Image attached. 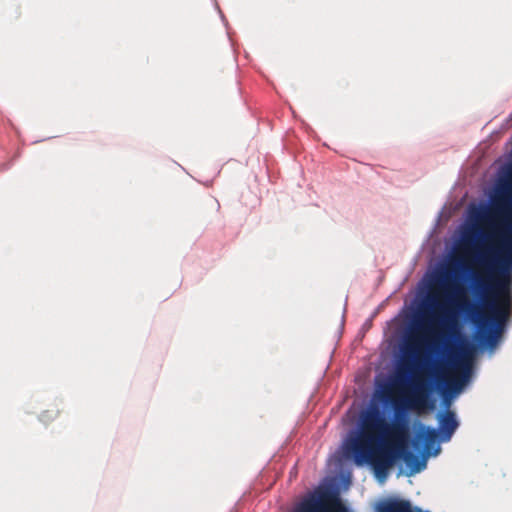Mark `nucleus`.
<instances>
[{"instance_id": "nucleus-4", "label": "nucleus", "mask_w": 512, "mask_h": 512, "mask_svg": "<svg viewBox=\"0 0 512 512\" xmlns=\"http://www.w3.org/2000/svg\"><path fill=\"white\" fill-rule=\"evenodd\" d=\"M298 512H347V509L337 497L324 493L302 502Z\"/></svg>"}, {"instance_id": "nucleus-9", "label": "nucleus", "mask_w": 512, "mask_h": 512, "mask_svg": "<svg viewBox=\"0 0 512 512\" xmlns=\"http://www.w3.org/2000/svg\"><path fill=\"white\" fill-rule=\"evenodd\" d=\"M402 368H400L399 370V374H398V377L396 378V380L394 381V385H398V384H401L402 383Z\"/></svg>"}, {"instance_id": "nucleus-3", "label": "nucleus", "mask_w": 512, "mask_h": 512, "mask_svg": "<svg viewBox=\"0 0 512 512\" xmlns=\"http://www.w3.org/2000/svg\"><path fill=\"white\" fill-rule=\"evenodd\" d=\"M471 375V362L467 351L463 348L461 354L457 355L450 363L448 376L437 374L436 380L444 384L447 391L459 393L468 383Z\"/></svg>"}, {"instance_id": "nucleus-2", "label": "nucleus", "mask_w": 512, "mask_h": 512, "mask_svg": "<svg viewBox=\"0 0 512 512\" xmlns=\"http://www.w3.org/2000/svg\"><path fill=\"white\" fill-rule=\"evenodd\" d=\"M432 384L422 377L413 381L409 395L394 398V421L389 424L376 409L362 415L361 431L349 439L346 450L357 465L370 464L379 479H385L388 470L399 457H403L411 470L418 473L426 467V459L406 450L409 436V410H422L428 406Z\"/></svg>"}, {"instance_id": "nucleus-7", "label": "nucleus", "mask_w": 512, "mask_h": 512, "mask_svg": "<svg viewBox=\"0 0 512 512\" xmlns=\"http://www.w3.org/2000/svg\"><path fill=\"white\" fill-rule=\"evenodd\" d=\"M379 512H429L419 508H412L407 500H389L379 507Z\"/></svg>"}, {"instance_id": "nucleus-8", "label": "nucleus", "mask_w": 512, "mask_h": 512, "mask_svg": "<svg viewBox=\"0 0 512 512\" xmlns=\"http://www.w3.org/2000/svg\"><path fill=\"white\" fill-rule=\"evenodd\" d=\"M59 414H60V411L57 408L48 409V410H45L40 415V420L43 423L47 424L50 421H53L54 419H56L59 416Z\"/></svg>"}, {"instance_id": "nucleus-6", "label": "nucleus", "mask_w": 512, "mask_h": 512, "mask_svg": "<svg viewBox=\"0 0 512 512\" xmlns=\"http://www.w3.org/2000/svg\"><path fill=\"white\" fill-rule=\"evenodd\" d=\"M437 418L439 421V438L442 442H447L451 439L459 426L456 415L453 411L448 409L444 412H440Z\"/></svg>"}, {"instance_id": "nucleus-1", "label": "nucleus", "mask_w": 512, "mask_h": 512, "mask_svg": "<svg viewBox=\"0 0 512 512\" xmlns=\"http://www.w3.org/2000/svg\"><path fill=\"white\" fill-rule=\"evenodd\" d=\"M486 219L490 230L477 257L483 271L472 277L473 293L481 305L462 297V289L452 280L450 266L437 271L423 302L424 318L417 324V333L402 348L404 362L413 360L420 364L424 351L440 333L458 334L461 313L477 326L483 344L490 348L497 345L512 307V165L500 182Z\"/></svg>"}, {"instance_id": "nucleus-5", "label": "nucleus", "mask_w": 512, "mask_h": 512, "mask_svg": "<svg viewBox=\"0 0 512 512\" xmlns=\"http://www.w3.org/2000/svg\"><path fill=\"white\" fill-rule=\"evenodd\" d=\"M438 437L439 433L436 429L423 426L417 432L413 445L416 449L423 446L427 455H437L440 451V447L437 445Z\"/></svg>"}]
</instances>
